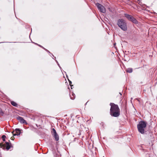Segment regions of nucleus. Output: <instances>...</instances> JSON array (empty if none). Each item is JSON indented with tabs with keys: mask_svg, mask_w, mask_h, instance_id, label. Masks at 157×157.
Instances as JSON below:
<instances>
[{
	"mask_svg": "<svg viewBox=\"0 0 157 157\" xmlns=\"http://www.w3.org/2000/svg\"><path fill=\"white\" fill-rule=\"evenodd\" d=\"M110 105L111 106L109 113L110 115L115 117H118L120 115V110L118 105L112 103H111Z\"/></svg>",
	"mask_w": 157,
	"mask_h": 157,
	"instance_id": "1",
	"label": "nucleus"
},
{
	"mask_svg": "<svg viewBox=\"0 0 157 157\" xmlns=\"http://www.w3.org/2000/svg\"><path fill=\"white\" fill-rule=\"evenodd\" d=\"M147 124V123L144 121H140L137 125V128L139 132L141 134H144Z\"/></svg>",
	"mask_w": 157,
	"mask_h": 157,
	"instance_id": "2",
	"label": "nucleus"
},
{
	"mask_svg": "<svg viewBox=\"0 0 157 157\" xmlns=\"http://www.w3.org/2000/svg\"><path fill=\"white\" fill-rule=\"evenodd\" d=\"M117 24L118 26L124 31L127 30V24L125 21L122 19H119L117 21Z\"/></svg>",
	"mask_w": 157,
	"mask_h": 157,
	"instance_id": "3",
	"label": "nucleus"
},
{
	"mask_svg": "<svg viewBox=\"0 0 157 157\" xmlns=\"http://www.w3.org/2000/svg\"><path fill=\"white\" fill-rule=\"evenodd\" d=\"M96 5L97 6L98 10H99L101 12L103 13L105 12L106 10L103 6L98 3H97L96 4Z\"/></svg>",
	"mask_w": 157,
	"mask_h": 157,
	"instance_id": "4",
	"label": "nucleus"
},
{
	"mask_svg": "<svg viewBox=\"0 0 157 157\" xmlns=\"http://www.w3.org/2000/svg\"><path fill=\"white\" fill-rule=\"evenodd\" d=\"M52 134L56 140V141H58L59 140V136L57 133L56 130L54 128H53L52 129Z\"/></svg>",
	"mask_w": 157,
	"mask_h": 157,
	"instance_id": "5",
	"label": "nucleus"
},
{
	"mask_svg": "<svg viewBox=\"0 0 157 157\" xmlns=\"http://www.w3.org/2000/svg\"><path fill=\"white\" fill-rule=\"evenodd\" d=\"M12 133L13 134V136L19 135L21 133V131L19 128H16L15 131L12 132Z\"/></svg>",
	"mask_w": 157,
	"mask_h": 157,
	"instance_id": "6",
	"label": "nucleus"
},
{
	"mask_svg": "<svg viewBox=\"0 0 157 157\" xmlns=\"http://www.w3.org/2000/svg\"><path fill=\"white\" fill-rule=\"evenodd\" d=\"M17 119L21 123L24 124H27V123L26 121L22 117L19 116L17 117Z\"/></svg>",
	"mask_w": 157,
	"mask_h": 157,
	"instance_id": "7",
	"label": "nucleus"
},
{
	"mask_svg": "<svg viewBox=\"0 0 157 157\" xmlns=\"http://www.w3.org/2000/svg\"><path fill=\"white\" fill-rule=\"evenodd\" d=\"M129 21H132L134 23L137 24L138 23L137 21L136 20V19L134 18L132 16L130 18V19L128 20Z\"/></svg>",
	"mask_w": 157,
	"mask_h": 157,
	"instance_id": "8",
	"label": "nucleus"
},
{
	"mask_svg": "<svg viewBox=\"0 0 157 157\" xmlns=\"http://www.w3.org/2000/svg\"><path fill=\"white\" fill-rule=\"evenodd\" d=\"M6 149L7 150H9L10 148V146L8 142H6Z\"/></svg>",
	"mask_w": 157,
	"mask_h": 157,
	"instance_id": "9",
	"label": "nucleus"
},
{
	"mask_svg": "<svg viewBox=\"0 0 157 157\" xmlns=\"http://www.w3.org/2000/svg\"><path fill=\"white\" fill-rule=\"evenodd\" d=\"M11 104L13 106L15 107H17V104L14 101H11Z\"/></svg>",
	"mask_w": 157,
	"mask_h": 157,
	"instance_id": "10",
	"label": "nucleus"
},
{
	"mask_svg": "<svg viewBox=\"0 0 157 157\" xmlns=\"http://www.w3.org/2000/svg\"><path fill=\"white\" fill-rule=\"evenodd\" d=\"M124 16L125 17L128 19L129 20L130 18L132 16L131 15H130L129 14H124Z\"/></svg>",
	"mask_w": 157,
	"mask_h": 157,
	"instance_id": "11",
	"label": "nucleus"
},
{
	"mask_svg": "<svg viewBox=\"0 0 157 157\" xmlns=\"http://www.w3.org/2000/svg\"><path fill=\"white\" fill-rule=\"evenodd\" d=\"M126 71L127 72L131 73H132V69L131 68H129L127 69L126 70Z\"/></svg>",
	"mask_w": 157,
	"mask_h": 157,
	"instance_id": "12",
	"label": "nucleus"
},
{
	"mask_svg": "<svg viewBox=\"0 0 157 157\" xmlns=\"http://www.w3.org/2000/svg\"><path fill=\"white\" fill-rule=\"evenodd\" d=\"M6 137V136L5 135H3L2 136V139H3V141H5Z\"/></svg>",
	"mask_w": 157,
	"mask_h": 157,
	"instance_id": "13",
	"label": "nucleus"
},
{
	"mask_svg": "<svg viewBox=\"0 0 157 157\" xmlns=\"http://www.w3.org/2000/svg\"><path fill=\"white\" fill-rule=\"evenodd\" d=\"M68 81H69V84L71 86H73V85H71L72 82H71V81L69 79H68Z\"/></svg>",
	"mask_w": 157,
	"mask_h": 157,
	"instance_id": "14",
	"label": "nucleus"
},
{
	"mask_svg": "<svg viewBox=\"0 0 157 157\" xmlns=\"http://www.w3.org/2000/svg\"><path fill=\"white\" fill-rule=\"evenodd\" d=\"M3 114L4 113L2 110H0V114L2 116Z\"/></svg>",
	"mask_w": 157,
	"mask_h": 157,
	"instance_id": "15",
	"label": "nucleus"
},
{
	"mask_svg": "<svg viewBox=\"0 0 157 157\" xmlns=\"http://www.w3.org/2000/svg\"><path fill=\"white\" fill-rule=\"evenodd\" d=\"M14 138L13 136H12L11 138V139L12 140H13L14 139Z\"/></svg>",
	"mask_w": 157,
	"mask_h": 157,
	"instance_id": "16",
	"label": "nucleus"
},
{
	"mask_svg": "<svg viewBox=\"0 0 157 157\" xmlns=\"http://www.w3.org/2000/svg\"><path fill=\"white\" fill-rule=\"evenodd\" d=\"M38 46H40V47H41V48H43L44 49H45V48H43L42 46H41V45H39V44H38Z\"/></svg>",
	"mask_w": 157,
	"mask_h": 157,
	"instance_id": "17",
	"label": "nucleus"
},
{
	"mask_svg": "<svg viewBox=\"0 0 157 157\" xmlns=\"http://www.w3.org/2000/svg\"><path fill=\"white\" fill-rule=\"evenodd\" d=\"M45 49V50H46L47 52H48L50 53V52H49L48 50L47 49Z\"/></svg>",
	"mask_w": 157,
	"mask_h": 157,
	"instance_id": "18",
	"label": "nucleus"
},
{
	"mask_svg": "<svg viewBox=\"0 0 157 157\" xmlns=\"http://www.w3.org/2000/svg\"><path fill=\"white\" fill-rule=\"evenodd\" d=\"M74 98H74V97L73 98H72V97H71V98L72 99V100L74 99Z\"/></svg>",
	"mask_w": 157,
	"mask_h": 157,
	"instance_id": "19",
	"label": "nucleus"
},
{
	"mask_svg": "<svg viewBox=\"0 0 157 157\" xmlns=\"http://www.w3.org/2000/svg\"><path fill=\"white\" fill-rule=\"evenodd\" d=\"M120 94L121 95V93H120Z\"/></svg>",
	"mask_w": 157,
	"mask_h": 157,
	"instance_id": "20",
	"label": "nucleus"
},
{
	"mask_svg": "<svg viewBox=\"0 0 157 157\" xmlns=\"http://www.w3.org/2000/svg\"><path fill=\"white\" fill-rule=\"evenodd\" d=\"M0 145L1 146V144H0Z\"/></svg>",
	"mask_w": 157,
	"mask_h": 157,
	"instance_id": "21",
	"label": "nucleus"
}]
</instances>
